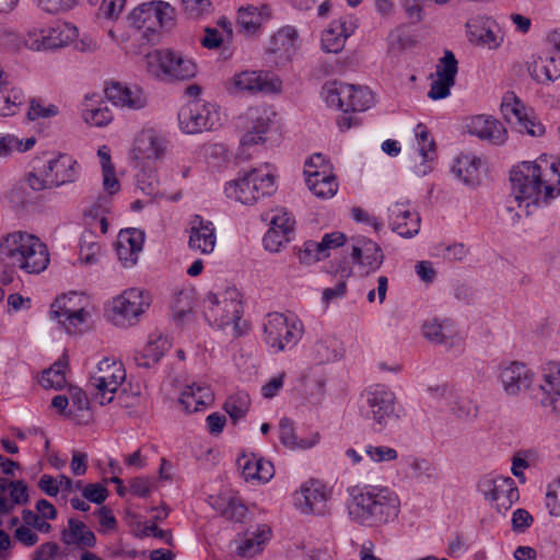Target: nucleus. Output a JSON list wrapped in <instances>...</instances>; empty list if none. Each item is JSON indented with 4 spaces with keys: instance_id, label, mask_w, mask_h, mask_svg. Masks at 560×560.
Returning a JSON list of instances; mask_svg holds the SVG:
<instances>
[{
    "instance_id": "obj_42",
    "label": "nucleus",
    "mask_w": 560,
    "mask_h": 560,
    "mask_svg": "<svg viewBox=\"0 0 560 560\" xmlns=\"http://www.w3.org/2000/svg\"><path fill=\"white\" fill-rule=\"evenodd\" d=\"M47 50L67 46L77 36V28L70 24H57L45 30Z\"/></svg>"
},
{
    "instance_id": "obj_43",
    "label": "nucleus",
    "mask_w": 560,
    "mask_h": 560,
    "mask_svg": "<svg viewBox=\"0 0 560 560\" xmlns=\"http://www.w3.org/2000/svg\"><path fill=\"white\" fill-rule=\"evenodd\" d=\"M25 96L19 89H9L5 83L0 85V116L14 115L24 103Z\"/></svg>"
},
{
    "instance_id": "obj_1",
    "label": "nucleus",
    "mask_w": 560,
    "mask_h": 560,
    "mask_svg": "<svg viewBox=\"0 0 560 560\" xmlns=\"http://www.w3.org/2000/svg\"><path fill=\"white\" fill-rule=\"evenodd\" d=\"M511 197L518 208L525 209V215L547 205L560 195V164L542 166L537 162H522L510 173Z\"/></svg>"
},
{
    "instance_id": "obj_47",
    "label": "nucleus",
    "mask_w": 560,
    "mask_h": 560,
    "mask_svg": "<svg viewBox=\"0 0 560 560\" xmlns=\"http://www.w3.org/2000/svg\"><path fill=\"white\" fill-rule=\"evenodd\" d=\"M338 341L332 337L318 339L313 346V355L319 364L334 361L338 357Z\"/></svg>"
},
{
    "instance_id": "obj_20",
    "label": "nucleus",
    "mask_w": 560,
    "mask_h": 560,
    "mask_svg": "<svg viewBox=\"0 0 560 560\" xmlns=\"http://www.w3.org/2000/svg\"><path fill=\"white\" fill-rule=\"evenodd\" d=\"M457 71L458 62L455 55L451 50H445L444 56L438 61L436 79L432 82L428 96L434 101L447 97L455 84Z\"/></svg>"
},
{
    "instance_id": "obj_19",
    "label": "nucleus",
    "mask_w": 560,
    "mask_h": 560,
    "mask_svg": "<svg viewBox=\"0 0 560 560\" xmlns=\"http://www.w3.org/2000/svg\"><path fill=\"white\" fill-rule=\"evenodd\" d=\"M329 491L317 480L305 482L295 493V505L304 514L324 515L327 512Z\"/></svg>"
},
{
    "instance_id": "obj_13",
    "label": "nucleus",
    "mask_w": 560,
    "mask_h": 560,
    "mask_svg": "<svg viewBox=\"0 0 560 560\" xmlns=\"http://www.w3.org/2000/svg\"><path fill=\"white\" fill-rule=\"evenodd\" d=\"M478 489L487 500L495 503L500 513L508 511L520 499L518 489L511 477L485 476L479 480Z\"/></svg>"
},
{
    "instance_id": "obj_52",
    "label": "nucleus",
    "mask_w": 560,
    "mask_h": 560,
    "mask_svg": "<svg viewBox=\"0 0 560 560\" xmlns=\"http://www.w3.org/2000/svg\"><path fill=\"white\" fill-rule=\"evenodd\" d=\"M279 438L283 445L289 448L306 447L305 444L299 443L294 434L293 422L289 418H282L279 422Z\"/></svg>"
},
{
    "instance_id": "obj_21",
    "label": "nucleus",
    "mask_w": 560,
    "mask_h": 560,
    "mask_svg": "<svg viewBox=\"0 0 560 560\" xmlns=\"http://www.w3.org/2000/svg\"><path fill=\"white\" fill-rule=\"evenodd\" d=\"M167 147L165 137L155 129H144L140 131L133 142L132 159H159Z\"/></svg>"
},
{
    "instance_id": "obj_22",
    "label": "nucleus",
    "mask_w": 560,
    "mask_h": 560,
    "mask_svg": "<svg viewBox=\"0 0 560 560\" xmlns=\"http://www.w3.org/2000/svg\"><path fill=\"white\" fill-rule=\"evenodd\" d=\"M105 95L114 105L124 108L141 109L148 104L145 93L137 85L127 86L113 82L105 89Z\"/></svg>"
},
{
    "instance_id": "obj_24",
    "label": "nucleus",
    "mask_w": 560,
    "mask_h": 560,
    "mask_svg": "<svg viewBox=\"0 0 560 560\" xmlns=\"http://www.w3.org/2000/svg\"><path fill=\"white\" fill-rule=\"evenodd\" d=\"M390 226L401 237L410 238L420 231V215L410 211L407 203L396 202L388 208Z\"/></svg>"
},
{
    "instance_id": "obj_53",
    "label": "nucleus",
    "mask_w": 560,
    "mask_h": 560,
    "mask_svg": "<svg viewBox=\"0 0 560 560\" xmlns=\"http://www.w3.org/2000/svg\"><path fill=\"white\" fill-rule=\"evenodd\" d=\"M10 499L9 503H12V510L15 505H24L28 502L27 486L23 480H9Z\"/></svg>"
},
{
    "instance_id": "obj_15",
    "label": "nucleus",
    "mask_w": 560,
    "mask_h": 560,
    "mask_svg": "<svg viewBox=\"0 0 560 560\" xmlns=\"http://www.w3.org/2000/svg\"><path fill=\"white\" fill-rule=\"evenodd\" d=\"M271 113L266 107H252L237 117V128L245 130L242 145H253L266 140L265 135L271 122Z\"/></svg>"
},
{
    "instance_id": "obj_2",
    "label": "nucleus",
    "mask_w": 560,
    "mask_h": 560,
    "mask_svg": "<svg viewBox=\"0 0 560 560\" xmlns=\"http://www.w3.org/2000/svg\"><path fill=\"white\" fill-rule=\"evenodd\" d=\"M348 515L362 526H382L397 518L400 501L390 489L380 486H352L347 489Z\"/></svg>"
},
{
    "instance_id": "obj_26",
    "label": "nucleus",
    "mask_w": 560,
    "mask_h": 560,
    "mask_svg": "<svg viewBox=\"0 0 560 560\" xmlns=\"http://www.w3.org/2000/svg\"><path fill=\"white\" fill-rule=\"evenodd\" d=\"M467 131L482 140L493 144H502L506 139V130L503 125L489 116H474L466 124Z\"/></svg>"
},
{
    "instance_id": "obj_5",
    "label": "nucleus",
    "mask_w": 560,
    "mask_h": 560,
    "mask_svg": "<svg viewBox=\"0 0 560 560\" xmlns=\"http://www.w3.org/2000/svg\"><path fill=\"white\" fill-rule=\"evenodd\" d=\"M323 95L328 106L349 112H364L374 104L372 91L366 86L342 82H327Z\"/></svg>"
},
{
    "instance_id": "obj_41",
    "label": "nucleus",
    "mask_w": 560,
    "mask_h": 560,
    "mask_svg": "<svg viewBox=\"0 0 560 560\" xmlns=\"http://www.w3.org/2000/svg\"><path fill=\"white\" fill-rule=\"evenodd\" d=\"M296 32L294 28L285 27L277 32L270 39L268 50L290 58L295 51Z\"/></svg>"
},
{
    "instance_id": "obj_51",
    "label": "nucleus",
    "mask_w": 560,
    "mask_h": 560,
    "mask_svg": "<svg viewBox=\"0 0 560 560\" xmlns=\"http://www.w3.org/2000/svg\"><path fill=\"white\" fill-rule=\"evenodd\" d=\"M301 381L307 394L313 396L324 393L326 378L322 375H316L312 369L303 372Z\"/></svg>"
},
{
    "instance_id": "obj_37",
    "label": "nucleus",
    "mask_w": 560,
    "mask_h": 560,
    "mask_svg": "<svg viewBox=\"0 0 560 560\" xmlns=\"http://www.w3.org/2000/svg\"><path fill=\"white\" fill-rule=\"evenodd\" d=\"M61 540L66 545H78L82 547H94L96 537L86 525L75 518H69L68 527L61 532Z\"/></svg>"
},
{
    "instance_id": "obj_31",
    "label": "nucleus",
    "mask_w": 560,
    "mask_h": 560,
    "mask_svg": "<svg viewBox=\"0 0 560 560\" xmlns=\"http://www.w3.org/2000/svg\"><path fill=\"white\" fill-rule=\"evenodd\" d=\"M143 242V233L137 229L120 231L117 241V253L125 266H132L137 262Z\"/></svg>"
},
{
    "instance_id": "obj_39",
    "label": "nucleus",
    "mask_w": 560,
    "mask_h": 560,
    "mask_svg": "<svg viewBox=\"0 0 560 560\" xmlns=\"http://www.w3.org/2000/svg\"><path fill=\"white\" fill-rule=\"evenodd\" d=\"M481 160L471 154H460L452 170L453 173L460 178L465 184L475 185L479 182V168Z\"/></svg>"
},
{
    "instance_id": "obj_28",
    "label": "nucleus",
    "mask_w": 560,
    "mask_h": 560,
    "mask_svg": "<svg viewBox=\"0 0 560 560\" xmlns=\"http://www.w3.org/2000/svg\"><path fill=\"white\" fill-rule=\"evenodd\" d=\"M355 25L350 16L332 21L323 33L322 45L325 51L338 54L345 47L347 38L354 32Z\"/></svg>"
},
{
    "instance_id": "obj_46",
    "label": "nucleus",
    "mask_w": 560,
    "mask_h": 560,
    "mask_svg": "<svg viewBox=\"0 0 560 560\" xmlns=\"http://www.w3.org/2000/svg\"><path fill=\"white\" fill-rule=\"evenodd\" d=\"M270 535L271 530L268 526H260L257 530L256 537L247 538L237 547V555L245 558H252L261 550L262 544L270 538Z\"/></svg>"
},
{
    "instance_id": "obj_59",
    "label": "nucleus",
    "mask_w": 560,
    "mask_h": 560,
    "mask_svg": "<svg viewBox=\"0 0 560 560\" xmlns=\"http://www.w3.org/2000/svg\"><path fill=\"white\" fill-rule=\"evenodd\" d=\"M37 5L49 13H59L71 10L80 0H35Z\"/></svg>"
},
{
    "instance_id": "obj_34",
    "label": "nucleus",
    "mask_w": 560,
    "mask_h": 560,
    "mask_svg": "<svg viewBox=\"0 0 560 560\" xmlns=\"http://www.w3.org/2000/svg\"><path fill=\"white\" fill-rule=\"evenodd\" d=\"M528 71L538 83L552 82L560 78V56L558 52L539 56L529 63Z\"/></svg>"
},
{
    "instance_id": "obj_38",
    "label": "nucleus",
    "mask_w": 560,
    "mask_h": 560,
    "mask_svg": "<svg viewBox=\"0 0 560 560\" xmlns=\"http://www.w3.org/2000/svg\"><path fill=\"white\" fill-rule=\"evenodd\" d=\"M306 184L310 190L319 198H330L338 190V183L332 173L318 174L317 171H308Z\"/></svg>"
},
{
    "instance_id": "obj_11",
    "label": "nucleus",
    "mask_w": 560,
    "mask_h": 560,
    "mask_svg": "<svg viewBox=\"0 0 560 560\" xmlns=\"http://www.w3.org/2000/svg\"><path fill=\"white\" fill-rule=\"evenodd\" d=\"M178 124L185 133H199L219 124V113L213 104L189 102L179 109Z\"/></svg>"
},
{
    "instance_id": "obj_4",
    "label": "nucleus",
    "mask_w": 560,
    "mask_h": 560,
    "mask_svg": "<svg viewBox=\"0 0 560 560\" xmlns=\"http://www.w3.org/2000/svg\"><path fill=\"white\" fill-rule=\"evenodd\" d=\"M276 191V179L270 173H262L259 168H252L240 174L237 178L225 185L224 192L228 198L243 205H254L261 197Z\"/></svg>"
},
{
    "instance_id": "obj_44",
    "label": "nucleus",
    "mask_w": 560,
    "mask_h": 560,
    "mask_svg": "<svg viewBox=\"0 0 560 560\" xmlns=\"http://www.w3.org/2000/svg\"><path fill=\"white\" fill-rule=\"evenodd\" d=\"M250 408L249 395L245 392H237L229 396L224 402L223 409L230 416L233 423L245 418Z\"/></svg>"
},
{
    "instance_id": "obj_45",
    "label": "nucleus",
    "mask_w": 560,
    "mask_h": 560,
    "mask_svg": "<svg viewBox=\"0 0 560 560\" xmlns=\"http://www.w3.org/2000/svg\"><path fill=\"white\" fill-rule=\"evenodd\" d=\"M68 362L58 360L49 369L43 372L40 384L44 388L61 389L67 384L66 370Z\"/></svg>"
},
{
    "instance_id": "obj_50",
    "label": "nucleus",
    "mask_w": 560,
    "mask_h": 560,
    "mask_svg": "<svg viewBox=\"0 0 560 560\" xmlns=\"http://www.w3.org/2000/svg\"><path fill=\"white\" fill-rule=\"evenodd\" d=\"M58 114V107L54 104L44 105L40 98H32L30 101V108L27 117L30 120H36L38 118H49Z\"/></svg>"
},
{
    "instance_id": "obj_3",
    "label": "nucleus",
    "mask_w": 560,
    "mask_h": 560,
    "mask_svg": "<svg viewBox=\"0 0 560 560\" xmlns=\"http://www.w3.org/2000/svg\"><path fill=\"white\" fill-rule=\"evenodd\" d=\"M0 260L11 269L40 273L49 264L47 246L35 235L16 231L0 240Z\"/></svg>"
},
{
    "instance_id": "obj_7",
    "label": "nucleus",
    "mask_w": 560,
    "mask_h": 560,
    "mask_svg": "<svg viewBox=\"0 0 560 560\" xmlns=\"http://www.w3.org/2000/svg\"><path fill=\"white\" fill-rule=\"evenodd\" d=\"M203 313L211 324L220 327L233 324L237 328L243 314L238 291L228 289L220 295L208 293L203 300Z\"/></svg>"
},
{
    "instance_id": "obj_33",
    "label": "nucleus",
    "mask_w": 560,
    "mask_h": 560,
    "mask_svg": "<svg viewBox=\"0 0 560 560\" xmlns=\"http://www.w3.org/2000/svg\"><path fill=\"white\" fill-rule=\"evenodd\" d=\"M271 15L269 5L262 4L260 8L246 5L238 9L237 26L242 33L247 36L257 33L265 20Z\"/></svg>"
},
{
    "instance_id": "obj_27",
    "label": "nucleus",
    "mask_w": 560,
    "mask_h": 560,
    "mask_svg": "<svg viewBox=\"0 0 560 560\" xmlns=\"http://www.w3.org/2000/svg\"><path fill=\"white\" fill-rule=\"evenodd\" d=\"M234 85L240 91L277 92L281 88L279 79L267 72L243 71L234 75Z\"/></svg>"
},
{
    "instance_id": "obj_56",
    "label": "nucleus",
    "mask_w": 560,
    "mask_h": 560,
    "mask_svg": "<svg viewBox=\"0 0 560 560\" xmlns=\"http://www.w3.org/2000/svg\"><path fill=\"white\" fill-rule=\"evenodd\" d=\"M454 404L452 410L458 418H471L476 417L478 412V408L476 405L471 402V400L467 398H458L455 397L450 399V404Z\"/></svg>"
},
{
    "instance_id": "obj_57",
    "label": "nucleus",
    "mask_w": 560,
    "mask_h": 560,
    "mask_svg": "<svg viewBox=\"0 0 560 560\" xmlns=\"http://www.w3.org/2000/svg\"><path fill=\"white\" fill-rule=\"evenodd\" d=\"M262 241L264 246L267 250L271 253H277L279 252L280 247L283 246V244L290 241V238L289 236L279 232L277 228H270L269 231L265 234Z\"/></svg>"
},
{
    "instance_id": "obj_12",
    "label": "nucleus",
    "mask_w": 560,
    "mask_h": 560,
    "mask_svg": "<svg viewBox=\"0 0 560 560\" xmlns=\"http://www.w3.org/2000/svg\"><path fill=\"white\" fill-rule=\"evenodd\" d=\"M501 112L508 122L518 126L521 133L541 137L546 131L545 126L532 113H528L524 103L514 92H508L503 96Z\"/></svg>"
},
{
    "instance_id": "obj_55",
    "label": "nucleus",
    "mask_w": 560,
    "mask_h": 560,
    "mask_svg": "<svg viewBox=\"0 0 560 560\" xmlns=\"http://www.w3.org/2000/svg\"><path fill=\"white\" fill-rule=\"evenodd\" d=\"M102 254V246L96 242H86L85 240L81 244L80 248V261L84 265H93L98 261V257Z\"/></svg>"
},
{
    "instance_id": "obj_30",
    "label": "nucleus",
    "mask_w": 560,
    "mask_h": 560,
    "mask_svg": "<svg viewBox=\"0 0 560 560\" xmlns=\"http://www.w3.org/2000/svg\"><path fill=\"white\" fill-rule=\"evenodd\" d=\"M351 257L355 264L366 268V272L377 270L383 261L384 254L380 245L366 237H359L352 246Z\"/></svg>"
},
{
    "instance_id": "obj_54",
    "label": "nucleus",
    "mask_w": 560,
    "mask_h": 560,
    "mask_svg": "<svg viewBox=\"0 0 560 560\" xmlns=\"http://www.w3.org/2000/svg\"><path fill=\"white\" fill-rule=\"evenodd\" d=\"M324 257V252L318 242L307 241L303 245V249L300 250L299 259L301 262L311 265Z\"/></svg>"
},
{
    "instance_id": "obj_25",
    "label": "nucleus",
    "mask_w": 560,
    "mask_h": 560,
    "mask_svg": "<svg viewBox=\"0 0 560 560\" xmlns=\"http://www.w3.org/2000/svg\"><path fill=\"white\" fill-rule=\"evenodd\" d=\"M189 233L188 246L191 250L205 255L213 252L217 236L211 221H206L200 215H196L190 222Z\"/></svg>"
},
{
    "instance_id": "obj_48",
    "label": "nucleus",
    "mask_w": 560,
    "mask_h": 560,
    "mask_svg": "<svg viewBox=\"0 0 560 560\" xmlns=\"http://www.w3.org/2000/svg\"><path fill=\"white\" fill-rule=\"evenodd\" d=\"M423 336L431 342L445 343L452 337L453 330L443 326L438 320L427 322L423 327Z\"/></svg>"
},
{
    "instance_id": "obj_36",
    "label": "nucleus",
    "mask_w": 560,
    "mask_h": 560,
    "mask_svg": "<svg viewBox=\"0 0 560 560\" xmlns=\"http://www.w3.org/2000/svg\"><path fill=\"white\" fill-rule=\"evenodd\" d=\"M211 505L229 521L243 522L247 515V508L242 500L229 493H221L213 498Z\"/></svg>"
},
{
    "instance_id": "obj_49",
    "label": "nucleus",
    "mask_w": 560,
    "mask_h": 560,
    "mask_svg": "<svg viewBox=\"0 0 560 560\" xmlns=\"http://www.w3.org/2000/svg\"><path fill=\"white\" fill-rule=\"evenodd\" d=\"M85 107L83 118L90 125L103 127L108 125L113 119V115L106 106L89 108V104H85Z\"/></svg>"
},
{
    "instance_id": "obj_6",
    "label": "nucleus",
    "mask_w": 560,
    "mask_h": 560,
    "mask_svg": "<svg viewBox=\"0 0 560 560\" xmlns=\"http://www.w3.org/2000/svg\"><path fill=\"white\" fill-rule=\"evenodd\" d=\"M175 9L165 1H151L142 3L130 14L131 25L142 33V37L153 40L156 33L163 27L173 25Z\"/></svg>"
},
{
    "instance_id": "obj_32",
    "label": "nucleus",
    "mask_w": 560,
    "mask_h": 560,
    "mask_svg": "<svg viewBox=\"0 0 560 560\" xmlns=\"http://www.w3.org/2000/svg\"><path fill=\"white\" fill-rule=\"evenodd\" d=\"M170 348L171 342L166 336L153 334L150 336L142 352L135 354L133 360L138 366L150 369L161 360Z\"/></svg>"
},
{
    "instance_id": "obj_16",
    "label": "nucleus",
    "mask_w": 560,
    "mask_h": 560,
    "mask_svg": "<svg viewBox=\"0 0 560 560\" xmlns=\"http://www.w3.org/2000/svg\"><path fill=\"white\" fill-rule=\"evenodd\" d=\"M538 390L539 404L560 419V362L550 361L542 366Z\"/></svg>"
},
{
    "instance_id": "obj_64",
    "label": "nucleus",
    "mask_w": 560,
    "mask_h": 560,
    "mask_svg": "<svg viewBox=\"0 0 560 560\" xmlns=\"http://www.w3.org/2000/svg\"><path fill=\"white\" fill-rule=\"evenodd\" d=\"M22 520H23L24 524H26L30 527L35 528L38 532L49 533L51 529V525L49 523H47L45 521V518L42 517V515H38L31 510L22 511Z\"/></svg>"
},
{
    "instance_id": "obj_10",
    "label": "nucleus",
    "mask_w": 560,
    "mask_h": 560,
    "mask_svg": "<svg viewBox=\"0 0 560 560\" xmlns=\"http://www.w3.org/2000/svg\"><path fill=\"white\" fill-rule=\"evenodd\" d=\"M126 380V371L121 362L104 359L90 377L88 386L93 390L101 405L109 404L114 394Z\"/></svg>"
},
{
    "instance_id": "obj_14",
    "label": "nucleus",
    "mask_w": 560,
    "mask_h": 560,
    "mask_svg": "<svg viewBox=\"0 0 560 560\" xmlns=\"http://www.w3.org/2000/svg\"><path fill=\"white\" fill-rule=\"evenodd\" d=\"M79 300L77 293L65 294L57 298L50 306V317L56 319L68 334L80 331L81 325L89 315L82 306L78 305Z\"/></svg>"
},
{
    "instance_id": "obj_61",
    "label": "nucleus",
    "mask_w": 560,
    "mask_h": 560,
    "mask_svg": "<svg viewBox=\"0 0 560 560\" xmlns=\"http://www.w3.org/2000/svg\"><path fill=\"white\" fill-rule=\"evenodd\" d=\"M365 453L376 463L395 460L398 456L397 451L388 446H368Z\"/></svg>"
},
{
    "instance_id": "obj_63",
    "label": "nucleus",
    "mask_w": 560,
    "mask_h": 560,
    "mask_svg": "<svg viewBox=\"0 0 560 560\" xmlns=\"http://www.w3.org/2000/svg\"><path fill=\"white\" fill-rule=\"evenodd\" d=\"M83 497L93 503L101 504L107 499L108 490L102 483H89L83 489Z\"/></svg>"
},
{
    "instance_id": "obj_18",
    "label": "nucleus",
    "mask_w": 560,
    "mask_h": 560,
    "mask_svg": "<svg viewBox=\"0 0 560 560\" xmlns=\"http://www.w3.org/2000/svg\"><path fill=\"white\" fill-rule=\"evenodd\" d=\"M395 401V394L385 387L376 386L368 392L366 402L373 421L378 425V430L398 419Z\"/></svg>"
},
{
    "instance_id": "obj_17",
    "label": "nucleus",
    "mask_w": 560,
    "mask_h": 560,
    "mask_svg": "<svg viewBox=\"0 0 560 560\" xmlns=\"http://www.w3.org/2000/svg\"><path fill=\"white\" fill-rule=\"evenodd\" d=\"M150 304L151 296L148 292L132 288L114 299L113 312L120 317L121 324L132 325Z\"/></svg>"
},
{
    "instance_id": "obj_23",
    "label": "nucleus",
    "mask_w": 560,
    "mask_h": 560,
    "mask_svg": "<svg viewBox=\"0 0 560 560\" xmlns=\"http://www.w3.org/2000/svg\"><path fill=\"white\" fill-rule=\"evenodd\" d=\"M45 171L46 180L52 187L74 183L79 176L78 162L68 154H59L56 159L50 160Z\"/></svg>"
},
{
    "instance_id": "obj_58",
    "label": "nucleus",
    "mask_w": 560,
    "mask_h": 560,
    "mask_svg": "<svg viewBox=\"0 0 560 560\" xmlns=\"http://www.w3.org/2000/svg\"><path fill=\"white\" fill-rule=\"evenodd\" d=\"M45 42V30L32 28L24 36V46L34 51L47 50Z\"/></svg>"
},
{
    "instance_id": "obj_9",
    "label": "nucleus",
    "mask_w": 560,
    "mask_h": 560,
    "mask_svg": "<svg viewBox=\"0 0 560 560\" xmlns=\"http://www.w3.org/2000/svg\"><path fill=\"white\" fill-rule=\"evenodd\" d=\"M302 324L283 314L271 313L264 324V340L276 352L292 349L301 339Z\"/></svg>"
},
{
    "instance_id": "obj_62",
    "label": "nucleus",
    "mask_w": 560,
    "mask_h": 560,
    "mask_svg": "<svg viewBox=\"0 0 560 560\" xmlns=\"http://www.w3.org/2000/svg\"><path fill=\"white\" fill-rule=\"evenodd\" d=\"M0 44L10 50H20L24 46V37L19 33L9 30H0Z\"/></svg>"
},
{
    "instance_id": "obj_8",
    "label": "nucleus",
    "mask_w": 560,
    "mask_h": 560,
    "mask_svg": "<svg viewBox=\"0 0 560 560\" xmlns=\"http://www.w3.org/2000/svg\"><path fill=\"white\" fill-rule=\"evenodd\" d=\"M147 59L148 69L155 77L189 80L197 73V66L191 59L171 49L155 50Z\"/></svg>"
},
{
    "instance_id": "obj_60",
    "label": "nucleus",
    "mask_w": 560,
    "mask_h": 560,
    "mask_svg": "<svg viewBox=\"0 0 560 560\" xmlns=\"http://www.w3.org/2000/svg\"><path fill=\"white\" fill-rule=\"evenodd\" d=\"M185 12L191 19H197L211 10L210 0H182Z\"/></svg>"
},
{
    "instance_id": "obj_40",
    "label": "nucleus",
    "mask_w": 560,
    "mask_h": 560,
    "mask_svg": "<svg viewBox=\"0 0 560 560\" xmlns=\"http://www.w3.org/2000/svg\"><path fill=\"white\" fill-rule=\"evenodd\" d=\"M467 34L471 43L485 45L489 48H497L500 40L489 25V21L472 20L467 22Z\"/></svg>"
},
{
    "instance_id": "obj_29",
    "label": "nucleus",
    "mask_w": 560,
    "mask_h": 560,
    "mask_svg": "<svg viewBox=\"0 0 560 560\" xmlns=\"http://www.w3.org/2000/svg\"><path fill=\"white\" fill-rule=\"evenodd\" d=\"M500 378L504 392L511 396L529 388L533 383V374L525 364L520 362H512L502 368Z\"/></svg>"
},
{
    "instance_id": "obj_35",
    "label": "nucleus",
    "mask_w": 560,
    "mask_h": 560,
    "mask_svg": "<svg viewBox=\"0 0 560 560\" xmlns=\"http://www.w3.org/2000/svg\"><path fill=\"white\" fill-rule=\"evenodd\" d=\"M212 401L213 393L210 387L197 383L187 385L178 399L179 405H182L184 410L187 412L199 411Z\"/></svg>"
}]
</instances>
